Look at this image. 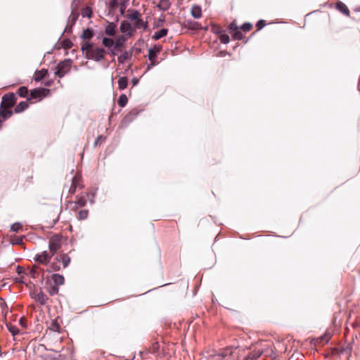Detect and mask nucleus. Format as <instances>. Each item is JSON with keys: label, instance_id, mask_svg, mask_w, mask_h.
<instances>
[{"label": "nucleus", "instance_id": "f257e3e1", "mask_svg": "<svg viewBox=\"0 0 360 360\" xmlns=\"http://www.w3.org/2000/svg\"><path fill=\"white\" fill-rule=\"evenodd\" d=\"M89 47L86 50V57L96 61H100L104 58L105 51L103 48L94 47L91 44L86 43Z\"/></svg>", "mask_w": 360, "mask_h": 360}, {"label": "nucleus", "instance_id": "f03ea898", "mask_svg": "<svg viewBox=\"0 0 360 360\" xmlns=\"http://www.w3.org/2000/svg\"><path fill=\"white\" fill-rule=\"evenodd\" d=\"M128 12L127 18L131 22L134 28L145 29L147 27L146 23L141 19V13L138 11L129 10Z\"/></svg>", "mask_w": 360, "mask_h": 360}, {"label": "nucleus", "instance_id": "7ed1b4c3", "mask_svg": "<svg viewBox=\"0 0 360 360\" xmlns=\"http://www.w3.org/2000/svg\"><path fill=\"white\" fill-rule=\"evenodd\" d=\"M72 65V61L70 59L65 60L60 62L57 67L56 75L59 77H63L66 73L70 71Z\"/></svg>", "mask_w": 360, "mask_h": 360}, {"label": "nucleus", "instance_id": "20e7f679", "mask_svg": "<svg viewBox=\"0 0 360 360\" xmlns=\"http://www.w3.org/2000/svg\"><path fill=\"white\" fill-rule=\"evenodd\" d=\"M16 101V97L15 94L13 93H9L7 94H5L2 97V101L1 103V107H6V108H11L14 105Z\"/></svg>", "mask_w": 360, "mask_h": 360}, {"label": "nucleus", "instance_id": "39448f33", "mask_svg": "<svg viewBox=\"0 0 360 360\" xmlns=\"http://www.w3.org/2000/svg\"><path fill=\"white\" fill-rule=\"evenodd\" d=\"M61 243H60V238L56 236L52 237L49 243V247L50 250V253L51 255H54L56 252L60 248Z\"/></svg>", "mask_w": 360, "mask_h": 360}, {"label": "nucleus", "instance_id": "423d86ee", "mask_svg": "<svg viewBox=\"0 0 360 360\" xmlns=\"http://www.w3.org/2000/svg\"><path fill=\"white\" fill-rule=\"evenodd\" d=\"M49 93L50 90L48 89H34L31 91L30 96L28 99H41L42 98L47 96Z\"/></svg>", "mask_w": 360, "mask_h": 360}, {"label": "nucleus", "instance_id": "0eeeda50", "mask_svg": "<svg viewBox=\"0 0 360 360\" xmlns=\"http://www.w3.org/2000/svg\"><path fill=\"white\" fill-rule=\"evenodd\" d=\"M53 255L51 253L44 251L35 255L34 259L40 264H47Z\"/></svg>", "mask_w": 360, "mask_h": 360}, {"label": "nucleus", "instance_id": "6e6552de", "mask_svg": "<svg viewBox=\"0 0 360 360\" xmlns=\"http://www.w3.org/2000/svg\"><path fill=\"white\" fill-rule=\"evenodd\" d=\"M134 29L135 28H134L133 25L127 21H122L121 22L120 30L123 33L131 35L132 34Z\"/></svg>", "mask_w": 360, "mask_h": 360}, {"label": "nucleus", "instance_id": "1a4fd4ad", "mask_svg": "<svg viewBox=\"0 0 360 360\" xmlns=\"http://www.w3.org/2000/svg\"><path fill=\"white\" fill-rule=\"evenodd\" d=\"M131 53L130 51H125L123 52L117 58L120 64H124L129 60L131 58Z\"/></svg>", "mask_w": 360, "mask_h": 360}, {"label": "nucleus", "instance_id": "9d476101", "mask_svg": "<svg viewBox=\"0 0 360 360\" xmlns=\"http://www.w3.org/2000/svg\"><path fill=\"white\" fill-rule=\"evenodd\" d=\"M11 108H6L0 106V117H1L4 120H6L9 118L13 112L10 110Z\"/></svg>", "mask_w": 360, "mask_h": 360}, {"label": "nucleus", "instance_id": "9b49d317", "mask_svg": "<svg viewBox=\"0 0 360 360\" xmlns=\"http://www.w3.org/2000/svg\"><path fill=\"white\" fill-rule=\"evenodd\" d=\"M28 106L27 101H21L15 106L14 111L15 113H20L27 109Z\"/></svg>", "mask_w": 360, "mask_h": 360}, {"label": "nucleus", "instance_id": "f8f14e48", "mask_svg": "<svg viewBox=\"0 0 360 360\" xmlns=\"http://www.w3.org/2000/svg\"><path fill=\"white\" fill-rule=\"evenodd\" d=\"M116 25L113 22L109 23L106 27L105 32L108 36H114L115 34Z\"/></svg>", "mask_w": 360, "mask_h": 360}, {"label": "nucleus", "instance_id": "ddd939ff", "mask_svg": "<svg viewBox=\"0 0 360 360\" xmlns=\"http://www.w3.org/2000/svg\"><path fill=\"white\" fill-rule=\"evenodd\" d=\"M191 15L194 18H200L202 15L201 8L199 6H193L191 8Z\"/></svg>", "mask_w": 360, "mask_h": 360}, {"label": "nucleus", "instance_id": "4468645a", "mask_svg": "<svg viewBox=\"0 0 360 360\" xmlns=\"http://www.w3.org/2000/svg\"><path fill=\"white\" fill-rule=\"evenodd\" d=\"M60 357L61 355L57 352L51 354H46L44 356V360H61L60 359Z\"/></svg>", "mask_w": 360, "mask_h": 360}, {"label": "nucleus", "instance_id": "2eb2a0df", "mask_svg": "<svg viewBox=\"0 0 360 360\" xmlns=\"http://www.w3.org/2000/svg\"><path fill=\"white\" fill-rule=\"evenodd\" d=\"M52 280L56 285H63L65 282L64 277L60 274H55L52 276Z\"/></svg>", "mask_w": 360, "mask_h": 360}, {"label": "nucleus", "instance_id": "dca6fc26", "mask_svg": "<svg viewBox=\"0 0 360 360\" xmlns=\"http://www.w3.org/2000/svg\"><path fill=\"white\" fill-rule=\"evenodd\" d=\"M128 79L126 77H122L118 80V88L120 90H124L127 88Z\"/></svg>", "mask_w": 360, "mask_h": 360}, {"label": "nucleus", "instance_id": "f3484780", "mask_svg": "<svg viewBox=\"0 0 360 360\" xmlns=\"http://www.w3.org/2000/svg\"><path fill=\"white\" fill-rule=\"evenodd\" d=\"M46 74H47V70H44V69L39 70V71H37L35 72V75H34L35 81H37V82L41 81L46 76Z\"/></svg>", "mask_w": 360, "mask_h": 360}, {"label": "nucleus", "instance_id": "a211bd4d", "mask_svg": "<svg viewBox=\"0 0 360 360\" xmlns=\"http://www.w3.org/2000/svg\"><path fill=\"white\" fill-rule=\"evenodd\" d=\"M262 354V350H255L250 354H249L245 360H254L259 358Z\"/></svg>", "mask_w": 360, "mask_h": 360}, {"label": "nucleus", "instance_id": "6ab92c4d", "mask_svg": "<svg viewBox=\"0 0 360 360\" xmlns=\"http://www.w3.org/2000/svg\"><path fill=\"white\" fill-rule=\"evenodd\" d=\"M167 34V29H161L160 30H159L155 33V34L153 35V38L155 39H160V38L166 36Z\"/></svg>", "mask_w": 360, "mask_h": 360}, {"label": "nucleus", "instance_id": "aec40b11", "mask_svg": "<svg viewBox=\"0 0 360 360\" xmlns=\"http://www.w3.org/2000/svg\"><path fill=\"white\" fill-rule=\"evenodd\" d=\"M58 260L61 261V262L63 263V267L65 268L68 266V264L70 262V258L67 255L63 254L60 256V259H58Z\"/></svg>", "mask_w": 360, "mask_h": 360}, {"label": "nucleus", "instance_id": "412c9836", "mask_svg": "<svg viewBox=\"0 0 360 360\" xmlns=\"http://www.w3.org/2000/svg\"><path fill=\"white\" fill-rule=\"evenodd\" d=\"M169 6L170 4L168 0H161L158 6L160 10L167 11L169 9Z\"/></svg>", "mask_w": 360, "mask_h": 360}, {"label": "nucleus", "instance_id": "4be33fe9", "mask_svg": "<svg viewBox=\"0 0 360 360\" xmlns=\"http://www.w3.org/2000/svg\"><path fill=\"white\" fill-rule=\"evenodd\" d=\"M34 299L41 304H44L47 297L43 292H39L35 295Z\"/></svg>", "mask_w": 360, "mask_h": 360}, {"label": "nucleus", "instance_id": "5701e85b", "mask_svg": "<svg viewBox=\"0 0 360 360\" xmlns=\"http://www.w3.org/2000/svg\"><path fill=\"white\" fill-rule=\"evenodd\" d=\"M339 11L342 12L345 15H349V8L342 2L339 1Z\"/></svg>", "mask_w": 360, "mask_h": 360}, {"label": "nucleus", "instance_id": "b1692460", "mask_svg": "<svg viewBox=\"0 0 360 360\" xmlns=\"http://www.w3.org/2000/svg\"><path fill=\"white\" fill-rule=\"evenodd\" d=\"M127 103V97L124 94H122L117 101V103L120 107H124Z\"/></svg>", "mask_w": 360, "mask_h": 360}, {"label": "nucleus", "instance_id": "393cba45", "mask_svg": "<svg viewBox=\"0 0 360 360\" xmlns=\"http://www.w3.org/2000/svg\"><path fill=\"white\" fill-rule=\"evenodd\" d=\"M157 53H158V51H155V49H151V48L149 49L148 56V59L151 62H153L155 60V58H156Z\"/></svg>", "mask_w": 360, "mask_h": 360}, {"label": "nucleus", "instance_id": "a878e982", "mask_svg": "<svg viewBox=\"0 0 360 360\" xmlns=\"http://www.w3.org/2000/svg\"><path fill=\"white\" fill-rule=\"evenodd\" d=\"M103 44L108 48H110L114 45V41L110 38L104 37L103 39Z\"/></svg>", "mask_w": 360, "mask_h": 360}, {"label": "nucleus", "instance_id": "bb28decb", "mask_svg": "<svg viewBox=\"0 0 360 360\" xmlns=\"http://www.w3.org/2000/svg\"><path fill=\"white\" fill-rule=\"evenodd\" d=\"M28 94V89L25 86H21L18 89V95L20 97H26Z\"/></svg>", "mask_w": 360, "mask_h": 360}, {"label": "nucleus", "instance_id": "cd10ccee", "mask_svg": "<svg viewBox=\"0 0 360 360\" xmlns=\"http://www.w3.org/2000/svg\"><path fill=\"white\" fill-rule=\"evenodd\" d=\"M77 181V177L74 176V178L72 179V184L69 188V193L71 194H73L76 191L77 186L75 185V182Z\"/></svg>", "mask_w": 360, "mask_h": 360}, {"label": "nucleus", "instance_id": "c85d7f7f", "mask_svg": "<svg viewBox=\"0 0 360 360\" xmlns=\"http://www.w3.org/2000/svg\"><path fill=\"white\" fill-rule=\"evenodd\" d=\"M88 217V211L86 210H80L78 213V219L80 220L86 219Z\"/></svg>", "mask_w": 360, "mask_h": 360}, {"label": "nucleus", "instance_id": "c756f323", "mask_svg": "<svg viewBox=\"0 0 360 360\" xmlns=\"http://www.w3.org/2000/svg\"><path fill=\"white\" fill-rule=\"evenodd\" d=\"M7 326H8V330L11 333V334L13 336H15L19 333V330L16 326H13V325H8Z\"/></svg>", "mask_w": 360, "mask_h": 360}, {"label": "nucleus", "instance_id": "7c9ffc66", "mask_svg": "<svg viewBox=\"0 0 360 360\" xmlns=\"http://www.w3.org/2000/svg\"><path fill=\"white\" fill-rule=\"evenodd\" d=\"M77 203L79 207H84L86 204V200L85 196H79L77 198Z\"/></svg>", "mask_w": 360, "mask_h": 360}, {"label": "nucleus", "instance_id": "2f4dec72", "mask_svg": "<svg viewBox=\"0 0 360 360\" xmlns=\"http://www.w3.org/2000/svg\"><path fill=\"white\" fill-rule=\"evenodd\" d=\"M22 224L20 223L16 222L11 225V229L14 232H18L22 229Z\"/></svg>", "mask_w": 360, "mask_h": 360}, {"label": "nucleus", "instance_id": "473e14b6", "mask_svg": "<svg viewBox=\"0 0 360 360\" xmlns=\"http://www.w3.org/2000/svg\"><path fill=\"white\" fill-rule=\"evenodd\" d=\"M233 37L235 39H238V40H240L243 38V33L240 31V30H236V32H234L233 34Z\"/></svg>", "mask_w": 360, "mask_h": 360}, {"label": "nucleus", "instance_id": "72a5a7b5", "mask_svg": "<svg viewBox=\"0 0 360 360\" xmlns=\"http://www.w3.org/2000/svg\"><path fill=\"white\" fill-rule=\"evenodd\" d=\"M219 39L223 44H228L229 42V37L226 34H221L219 37Z\"/></svg>", "mask_w": 360, "mask_h": 360}, {"label": "nucleus", "instance_id": "f704fd0d", "mask_svg": "<svg viewBox=\"0 0 360 360\" xmlns=\"http://www.w3.org/2000/svg\"><path fill=\"white\" fill-rule=\"evenodd\" d=\"M238 30V27L235 22H231L229 25V30L231 34H233L234 32Z\"/></svg>", "mask_w": 360, "mask_h": 360}, {"label": "nucleus", "instance_id": "c9c22d12", "mask_svg": "<svg viewBox=\"0 0 360 360\" xmlns=\"http://www.w3.org/2000/svg\"><path fill=\"white\" fill-rule=\"evenodd\" d=\"M93 37V34L91 32V31H90L89 30H86L83 32V34H82V37L84 39H91V37Z\"/></svg>", "mask_w": 360, "mask_h": 360}, {"label": "nucleus", "instance_id": "e433bc0d", "mask_svg": "<svg viewBox=\"0 0 360 360\" xmlns=\"http://www.w3.org/2000/svg\"><path fill=\"white\" fill-rule=\"evenodd\" d=\"M62 45L65 49H70L72 46V42L70 39H65L63 41Z\"/></svg>", "mask_w": 360, "mask_h": 360}, {"label": "nucleus", "instance_id": "4c0bfd02", "mask_svg": "<svg viewBox=\"0 0 360 360\" xmlns=\"http://www.w3.org/2000/svg\"><path fill=\"white\" fill-rule=\"evenodd\" d=\"M252 28V25L249 22H245L244 23L242 27H241V29L245 31V32H248L251 30Z\"/></svg>", "mask_w": 360, "mask_h": 360}, {"label": "nucleus", "instance_id": "58836bf2", "mask_svg": "<svg viewBox=\"0 0 360 360\" xmlns=\"http://www.w3.org/2000/svg\"><path fill=\"white\" fill-rule=\"evenodd\" d=\"M265 25H266L265 21L264 20H260L257 22V27L258 30H261L262 28H263L265 26Z\"/></svg>", "mask_w": 360, "mask_h": 360}, {"label": "nucleus", "instance_id": "ea45409f", "mask_svg": "<svg viewBox=\"0 0 360 360\" xmlns=\"http://www.w3.org/2000/svg\"><path fill=\"white\" fill-rule=\"evenodd\" d=\"M330 337L328 335H325L324 336H321L317 341H320L321 342H328Z\"/></svg>", "mask_w": 360, "mask_h": 360}, {"label": "nucleus", "instance_id": "a19ab883", "mask_svg": "<svg viewBox=\"0 0 360 360\" xmlns=\"http://www.w3.org/2000/svg\"><path fill=\"white\" fill-rule=\"evenodd\" d=\"M96 189L95 190L94 192H93L91 193V198H89V202H90L91 204H94V197H95V195H96ZM86 196L89 197V194H86Z\"/></svg>", "mask_w": 360, "mask_h": 360}, {"label": "nucleus", "instance_id": "79ce46f5", "mask_svg": "<svg viewBox=\"0 0 360 360\" xmlns=\"http://www.w3.org/2000/svg\"><path fill=\"white\" fill-rule=\"evenodd\" d=\"M232 354V349H227V350L226 352H224L222 354H221V356L222 357H225L228 354Z\"/></svg>", "mask_w": 360, "mask_h": 360}, {"label": "nucleus", "instance_id": "37998d69", "mask_svg": "<svg viewBox=\"0 0 360 360\" xmlns=\"http://www.w3.org/2000/svg\"><path fill=\"white\" fill-rule=\"evenodd\" d=\"M158 347H159V345H158V342H155V343L153 345V347H152V348H151V349H152V352H158Z\"/></svg>", "mask_w": 360, "mask_h": 360}, {"label": "nucleus", "instance_id": "c03bdc74", "mask_svg": "<svg viewBox=\"0 0 360 360\" xmlns=\"http://www.w3.org/2000/svg\"><path fill=\"white\" fill-rule=\"evenodd\" d=\"M51 271H58L60 269V266L57 264H52L51 265Z\"/></svg>", "mask_w": 360, "mask_h": 360}, {"label": "nucleus", "instance_id": "a18cd8bd", "mask_svg": "<svg viewBox=\"0 0 360 360\" xmlns=\"http://www.w3.org/2000/svg\"><path fill=\"white\" fill-rule=\"evenodd\" d=\"M86 43H87L86 41L83 43L82 46V49L83 52H84L85 53H86V50L89 48L86 45Z\"/></svg>", "mask_w": 360, "mask_h": 360}, {"label": "nucleus", "instance_id": "49530a36", "mask_svg": "<svg viewBox=\"0 0 360 360\" xmlns=\"http://www.w3.org/2000/svg\"><path fill=\"white\" fill-rule=\"evenodd\" d=\"M102 139H103L102 136H98L97 139H96L95 142H94V145L96 146L97 144H98L99 141H101Z\"/></svg>", "mask_w": 360, "mask_h": 360}, {"label": "nucleus", "instance_id": "de8ad7c7", "mask_svg": "<svg viewBox=\"0 0 360 360\" xmlns=\"http://www.w3.org/2000/svg\"><path fill=\"white\" fill-rule=\"evenodd\" d=\"M20 322V324L22 326V327L23 328H25L26 327V325L25 323V321H24V319L23 318H21L19 321Z\"/></svg>", "mask_w": 360, "mask_h": 360}, {"label": "nucleus", "instance_id": "09e8293b", "mask_svg": "<svg viewBox=\"0 0 360 360\" xmlns=\"http://www.w3.org/2000/svg\"><path fill=\"white\" fill-rule=\"evenodd\" d=\"M120 13H121V15H123L124 14V11H125V7H124V6H122L120 7Z\"/></svg>", "mask_w": 360, "mask_h": 360}, {"label": "nucleus", "instance_id": "8fccbe9b", "mask_svg": "<svg viewBox=\"0 0 360 360\" xmlns=\"http://www.w3.org/2000/svg\"><path fill=\"white\" fill-rule=\"evenodd\" d=\"M138 82H139V80L136 78L132 79V83H133L134 86L138 84Z\"/></svg>", "mask_w": 360, "mask_h": 360}, {"label": "nucleus", "instance_id": "3c124183", "mask_svg": "<svg viewBox=\"0 0 360 360\" xmlns=\"http://www.w3.org/2000/svg\"><path fill=\"white\" fill-rule=\"evenodd\" d=\"M77 177V181L75 182V185L77 186V187L79 185V179H80V177L79 176H75Z\"/></svg>", "mask_w": 360, "mask_h": 360}, {"label": "nucleus", "instance_id": "603ef678", "mask_svg": "<svg viewBox=\"0 0 360 360\" xmlns=\"http://www.w3.org/2000/svg\"><path fill=\"white\" fill-rule=\"evenodd\" d=\"M215 32L217 34H220L221 31L218 28L217 30H215Z\"/></svg>", "mask_w": 360, "mask_h": 360}, {"label": "nucleus", "instance_id": "864d4df0", "mask_svg": "<svg viewBox=\"0 0 360 360\" xmlns=\"http://www.w3.org/2000/svg\"><path fill=\"white\" fill-rule=\"evenodd\" d=\"M335 8H338V3L335 4Z\"/></svg>", "mask_w": 360, "mask_h": 360}]
</instances>
